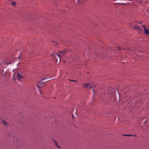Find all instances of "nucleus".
Here are the masks:
<instances>
[{
  "label": "nucleus",
  "instance_id": "obj_1",
  "mask_svg": "<svg viewBox=\"0 0 149 149\" xmlns=\"http://www.w3.org/2000/svg\"><path fill=\"white\" fill-rule=\"evenodd\" d=\"M116 90L115 88H110L107 94V97L109 99H113L115 97V91Z\"/></svg>",
  "mask_w": 149,
  "mask_h": 149
},
{
  "label": "nucleus",
  "instance_id": "obj_2",
  "mask_svg": "<svg viewBox=\"0 0 149 149\" xmlns=\"http://www.w3.org/2000/svg\"><path fill=\"white\" fill-rule=\"evenodd\" d=\"M133 28L139 31H144L145 33L149 35V29H147L144 25H142L141 27L138 26L137 25L135 26Z\"/></svg>",
  "mask_w": 149,
  "mask_h": 149
},
{
  "label": "nucleus",
  "instance_id": "obj_3",
  "mask_svg": "<svg viewBox=\"0 0 149 149\" xmlns=\"http://www.w3.org/2000/svg\"><path fill=\"white\" fill-rule=\"evenodd\" d=\"M50 80H48L47 78H45L42 79L41 80L39 81V82L37 83V86L39 88L41 86H42L44 85V83L49 81Z\"/></svg>",
  "mask_w": 149,
  "mask_h": 149
},
{
  "label": "nucleus",
  "instance_id": "obj_4",
  "mask_svg": "<svg viewBox=\"0 0 149 149\" xmlns=\"http://www.w3.org/2000/svg\"><path fill=\"white\" fill-rule=\"evenodd\" d=\"M83 85L84 87L86 88L91 89V88H92L93 93H95L94 89H93V86L94 87H95V85L93 83H91V84L90 85L89 83H87L86 84H83Z\"/></svg>",
  "mask_w": 149,
  "mask_h": 149
},
{
  "label": "nucleus",
  "instance_id": "obj_5",
  "mask_svg": "<svg viewBox=\"0 0 149 149\" xmlns=\"http://www.w3.org/2000/svg\"><path fill=\"white\" fill-rule=\"evenodd\" d=\"M66 53V52L65 51L62 52H59L58 54H53L52 55V56L56 58V59L57 58L56 57H58L59 59H60V56L61 55H64Z\"/></svg>",
  "mask_w": 149,
  "mask_h": 149
},
{
  "label": "nucleus",
  "instance_id": "obj_6",
  "mask_svg": "<svg viewBox=\"0 0 149 149\" xmlns=\"http://www.w3.org/2000/svg\"><path fill=\"white\" fill-rule=\"evenodd\" d=\"M23 77L19 73H18V76L17 77V79L20 80L21 78L22 77Z\"/></svg>",
  "mask_w": 149,
  "mask_h": 149
},
{
  "label": "nucleus",
  "instance_id": "obj_7",
  "mask_svg": "<svg viewBox=\"0 0 149 149\" xmlns=\"http://www.w3.org/2000/svg\"><path fill=\"white\" fill-rule=\"evenodd\" d=\"M3 124H4V125L6 126H7L8 124L4 120H3Z\"/></svg>",
  "mask_w": 149,
  "mask_h": 149
},
{
  "label": "nucleus",
  "instance_id": "obj_8",
  "mask_svg": "<svg viewBox=\"0 0 149 149\" xmlns=\"http://www.w3.org/2000/svg\"><path fill=\"white\" fill-rule=\"evenodd\" d=\"M83 0H78L77 1V3L78 4H79L81 2H83Z\"/></svg>",
  "mask_w": 149,
  "mask_h": 149
},
{
  "label": "nucleus",
  "instance_id": "obj_9",
  "mask_svg": "<svg viewBox=\"0 0 149 149\" xmlns=\"http://www.w3.org/2000/svg\"><path fill=\"white\" fill-rule=\"evenodd\" d=\"M53 45H54V46L57 47V45H58V44L56 42H54V44H53Z\"/></svg>",
  "mask_w": 149,
  "mask_h": 149
},
{
  "label": "nucleus",
  "instance_id": "obj_10",
  "mask_svg": "<svg viewBox=\"0 0 149 149\" xmlns=\"http://www.w3.org/2000/svg\"><path fill=\"white\" fill-rule=\"evenodd\" d=\"M53 140L55 142V145L56 146H57L58 147L60 148V147L57 145V142H56V141H54V140Z\"/></svg>",
  "mask_w": 149,
  "mask_h": 149
},
{
  "label": "nucleus",
  "instance_id": "obj_11",
  "mask_svg": "<svg viewBox=\"0 0 149 149\" xmlns=\"http://www.w3.org/2000/svg\"><path fill=\"white\" fill-rule=\"evenodd\" d=\"M124 136H136V135H129V134H125V135H124Z\"/></svg>",
  "mask_w": 149,
  "mask_h": 149
},
{
  "label": "nucleus",
  "instance_id": "obj_12",
  "mask_svg": "<svg viewBox=\"0 0 149 149\" xmlns=\"http://www.w3.org/2000/svg\"><path fill=\"white\" fill-rule=\"evenodd\" d=\"M5 64H6V65H8L9 64V63H8L7 62H6V61H5Z\"/></svg>",
  "mask_w": 149,
  "mask_h": 149
},
{
  "label": "nucleus",
  "instance_id": "obj_13",
  "mask_svg": "<svg viewBox=\"0 0 149 149\" xmlns=\"http://www.w3.org/2000/svg\"><path fill=\"white\" fill-rule=\"evenodd\" d=\"M121 48L120 47H118L117 48V49L118 50H120V49H121Z\"/></svg>",
  "mask_w": 149,
  "mask_h": 149
},
{
  "label": "nucleus",
  "instance_id": "obj_14",
  "mask_svg": "<svg viewBox=\"0 0 149 149\" xmlns=\"http://www.w3.org/2000/svg\"><path fill=\"white\" fill-rule=\"evenodd\" d=\"M12 4L14 5H15L16 4V3L15 2H13L12 3Z\"/></svg>",
  "mask_w": 149,
  "mask_h": 149
},
{
  "label": "nucleus",
  "instance_id": "obj_15",
  "mask_svg": "<svg viewBox=\"0 0 149 149\" xmlns=\"http://www.w3.org/2000/svg\"><path fill=\"white\" fill-rule=\"evenodd\" d=\"M39 92H40V94H41V91L40 90H39Z\"/></svg>",
  "mask_w": 149,
  "mask_h": 149
},
{
  "label": "nucleus",
  "instance_id": "obj_16",
  "mask_svg": "<svg viewBox=\"0 0 149 149\" xmlns=\"http://www.w3.org/2000/svg\"><path fill=\"white\" fill-rule=\"evenodd\" d=\"M117 4H124V3H117Z\"/></svg>",
  "mask_w": 149,
  "mask_h": 149
},
{
  "label": "nucleus",
  "instance_id": "obj_17",
  "mask_svg": "<svg viewBox=\"0 0 149 149\" xmlns=\"http://www.w3.org/2000/svg\"><path fill=\"white\" fill-rule=\"evenodd\" d=\"M138 23H139V24H141L142 23L141 22H138Z\"/></svg>",
  "mask_w": 149,
  "mask_h": 149
},
{
  "label": "nucleus",
  "instance_id": "obj_18",
  "mask_svg": "<svg viewBox=\"0 0 149 149\" xmlns=\"http://www.w3.org/2000/svg\"><path fill=\"white\" fill-rule=\"evenodd\" d=\"M72 81H75V82H76V81H75V80H72Z\"/></svg>",
  "mask_w": 149,
  "mask_h": 149
},
{
  "label": "nucleus",
  "instance_id": "obj_19",
  "mask_svg": "<svg viewBox=\"0 0 149 149\" xmlns=\"http://www.w3.org/2000/svg\"><path fill=\"white\" fill-rule=\"evenodd\" d=\"M112 4H116V3H112Z\"/></svg>",
  "mask_w": 149,
  "mask_h": 149
},
{
  "label": "nucleus",
  "instance_id": "obj_20",
  "mask_svg": "<svg viewBox=\"0 0 149 149\" xmlns=\"http://www.w3.org/2000/svg\"><path fill=\"white\" fill-rule=\"evenodd\" d=\"M129 1H131L130 0H128Z\"/></svg>",
  "mask_w": 149,
  "mask_h": 149
}]
</instances>
